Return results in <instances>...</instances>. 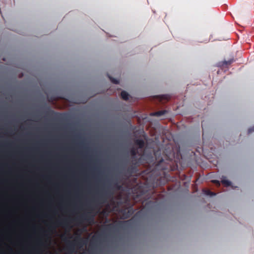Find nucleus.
Returning a JSON list of instances; mask_svg holds the SVG:
<instances>
[{"label":"nucleus","instance_id":"obj_1","mask_svg":"<svg viewBox=\"0 0 254 254\" xmlns=\"http://www.w3.org/2000/svg\"><path fill=\"white\" fill-rule=\"evenodd\" d=\"M63 241L66 244L68 250L72 253L74 252L75 246L81 247L83 245V240L79 237L75 238L73 241H70L66 237L62 236Z\"/></svg>","mask_w":254,"mask_h":254},{"label":"nucleus","instance_id":"obj_2","mask_svg":"<svg viewBox=\"0 0 254 254\" xmlns=\"http://www.w3.org/2000/svg\"><path fill=\"white\" fill-rule=\"evenodd\" d=\"M62 226L65 227L69 226V222L67 219H64L62 220L57 221L55 223H53L52 225H50L48 227L47 231L44 232V235L45 237L49 238L47 234L48 232H52L53 230L55 229L57 226Z\"/></svg>","mask_w":254,"mask_h":254},{"label":"nucleus","instance_id":"obj_3","mask_svg":"<svg viewBox=\"0 0 254 254\" xmlns=\"http://www.w3.org/2000/svg\"><path fill=\"white\" fill-rule=\"evenodd\" d=\"M111 191L109 188L107 187L97 192V197L96 199V201H103L107 197L108 195L111 194Z\"/></svg>","mask_w":254,"mask_h":254},{"label":"nucleus","instance_id":"obj_4","mask_svg":"<svg viewBox=\"0 0 254 254\" xmlns=\"http://www.w3.org/2000/svg\"><path fill=\"white\" fill-rule=\"evenodd\" d=\"M156 168L158 170H166L168 169L169 167L168 165L166 164L164 160L161 158V159L158 161L156 165Z\"/></svg>","mask_w":254,"mask_h":254},{"label":"nucleus","instance_id":"obj_5","mask_svg":"<svg viewBox=\"0 0 254 254\" xmlns=\"http://www.w3.org/2000/svg\"><path fill=\"white\" fill-rule=\"evenodd\" d=\"M130 155L131 156L132 162L133 164L137 163L136 159L135 158L136 155L138 153V150L137 149L132 148L130 150Z\"/></svg>","mask_w":254,"mask_h":254},{"label":"nucleus","instance_id":"obj_6","mask_svg":"<svg viewBox=\"0 0 254 254\" xmlns=\"http://www.w3.org/2000/svg\"><path fill=\"white\" fill-rule=\"evenodd\" d=\"M135 144L138 146L139 148H143L145 145V142L143 140L141 139H136L134 140Z\"/></svg>","mask_w":254,"mask_h":254},{"label":"nucleus","instance_id":"obj_7","mask_svg":"<svg viewBox=\"0 0 254 254\" xmlns=\"http://www.w3.org/2000/svg\"><path fill=\"white\" fill-rule=\"evenodd\" d=\"M121 97L125 100H127L128 99L129 94L125 91H122L121 93Z\"/></svg>","mask_w":254,"mask_h":254},{"label":"nucleus","instance_id":"obj_8","mask_svg":"<svg viewBox=\"0 0 254 254\" xmlns=\"http://www.w3.org/2000/svg\"><path fill=\"white\" fill-rule=\"evenodd\" d=\"M166 113H167V111L166 110H162V111H159L154 112L152 114L153 116H156L159 117V116H161L165 114Z\"/></svg>","mask_w":254,"mask_h":254},{"label":"nucleus","instance_id":"obj_9","mask_svg":"<svg viewBox=\"0 0 254 254\" xmlns=\"http://www.w3.org/2000/svg\"><path fill=\"white\" fill-rule=\"evenodd\" d=\"M89 218V216L87 214H83L81 215L78 218H77L75 219V220L76 221H81V220H88Z\"/></svg>","mask_w":254,"mask_h":254},{"label":"nucleus","instance_id":"obj_10","mask_svg":"<svg viewBox=\"0 0 254 254\" xmlns=\"http://www.w3.org/2000/svg\"><path fill=\"white\" fill-rule=\"evenodd\" d=\"M203 192L204 194H205L207 195H215L216 194L214 192H212L210 190H203Z\"/></svg>","mask_w":254,"mask_h":254},{"label":"nucleus","instance_id":"obj_11","mask_svg":"<svg viewBox=\"0 0 254 254\" xmlns=\"http://www.w3.org/2000/svg\"><path fill=\"white\" fill-rule=\"evenodd\" d=\"M174 157V154L173 152H171L169 155H166V160L167 161H170L172 160L173 158Z\"/></svg>","mask_w":254,"mask_h":254},{"label":"nucleus","instance_id":"obj_12","mask_svg":"<svg viewBox=\"0 0 254 254\" xmlns=\"http://www.w3.org/2000/svg\"><path fill=\"white\" fill-rule=\"evenodd\" d=\"M221 182L223 184L225 185L226 187H229L231 185V182L228 180H222L221 181Z\"/></svg>","mask_w":254,"mask_h":254},{"label":"nucleus","instance_id":"obj_13","mask_svg":"<svg viewBox=\"0 0 254 254\" xmlns=\"http://www.w3.org/2000/svg\"><path fill=\"white\" fill-rule=\"evenodd\" d=\"M109 78H110V80L111 81V82L113 83H115V84H118L119 83V81L116 79H115L114 78H112V77L109 76Z\"/></svg>","mask_w":254,"mask_h":254},{"label":"nucleus","instance_id":"obj_14","mask_svg":"<svg viewBox=\"0 0 254 254\" xmlns=\"http://www.w3.org/2000/svg\"><path fill=\"white\" fill-rule=\"evenodd\" d=\"M233 62V60H230L229 61H225L223 62V64L224 65H229L231 64Z\"/></svg>","mask_w":254,"mask_h":254},{"label":"nucleus","instance_id":"obj_15","mask_svg":"<svg viewBox=\"0 0 254 254\" xmlns=\"http://www.w3.org/2000/svg\"><path fill=\"white\" fill-rule=\"evenodd\" d=\"M132 212H131L130 210H127V214L124 215V217L125 218H127L129 217V216L132 214Z\"/></svg>","mask_w":254,"mask_h":254},{"label":"nucleus","instance_id":"obj_16","mask_svg":"<svg viewBox=\"0 0 254 254\" xmlns=\"http://www.w3.org/2000/svg\"><path fill=\"white\" fill-rule=\"evenodd\" d=\"M170 99V97L167 95H162L161 97V100H165L168 101Z\"/></svg>","mask_w":254,"mask_h":254},{"label":"nucleus","instance_id":"obj_17","mask_svg":"<svg viewBox=\"0 0 254 254\" xmlns=\"http://www.w3.org/2000/svg\"><path fill=\"white\" fill-rule=\"evenodd\" d=\"M128 221H123V222H120L118 224V225L121 227H122L123 226H124L127 223Z\"/></svg>","mask_w":254,"mask_h":254},{"label":"nucleus","instance_id":"obj_18","mask_svg":"<svg viewBox=\"0 0 254 254\" xmlns=\"http://www.w3.org/2000/svg\"><path fill=\"white\" fill-rule=\"evenodd\" d=\"M117 226V225H114L113 224H109L107 227L108 228H109V229L110 230H111V229H114Z\"/></svg>","mask_w":254,"mask_h":254},{"label":"nucleus","instance_id":"obj_19","mask_svg":"<svg viewBox=\"0 0 254 254\" xmlns=\"http://www.w3.org/2000/svg\"><path fill=\"white\" fill-rule=\"evenodd\" d=\"M212 182L216 184V186L217 187H219L220 186V183L219 181L217 180H213Z\"/></svg>","mask_w":254,"mask_h":254},{"label":"nucleus","instance_id":"obj_20","mask_svg":"<svg viewBox=\"0 0 254 254\" xmlns=\"http://www.w3.org/2000/svg\"><path fill=\"white\" fill-rule=\"evenodd\" d=\"M254 131V126L250 128L249 129H248V133L250 134V133H252Z\"/></svg>","mask_w":254,"mask_h":254},{"label":"nucleus","instance_id":"obj_21","mask_svg":"<svg viewBox=\"0 0 254 254\" xmlns=\"http://www.w3.org/2000/svg\"><path fill=\"white\" fill-rule=\"evenodd\" d=\"M131 169L128 168L127 170V173L129 175H131L132 173Z\"/></svg>","mask_w":254,"mask_h":254},{"label":"nucleus","instance_id":"obj_22","mask_svg":"<svg viewBox=\"0 0 254 254\" xmlns=\"http://www.w3.org/2000/svg\"><path fill=\"white\" fill-rule=\"evenodd\" d=\"M115 186H116L117 187V188H120V186L118 185V183H116L115 184Z\"/></svg>","mask_w":254,"mask_h":254},{"label":"nucleus","instance_id":"obj_23","mask_svg":"<svg viewBox=\"0 0 254 254\" xmlns=\"http://www.w3.org/2000/svg\"><path fill=\"white\" fill-rule=\"evenodd\" d=\"M92 239H93V240H97V238H96L95 237H93Z\"/></svg>","mask_w":254,"mask_h":254},{"label":"nucleus","instance_id":"obj_24","mask_svg":"<svg viewBox=\"0 0 254 254\" xmlns=\"http://www.w3.org/2000/svg\"><path fill=\"white\" fill-rule=\"evenodd\" d=\"M39 244H40V245H43V243H42V242H40V243H39Z\"/></svg>","mask_w":254,"mask_h":254},{"label":"nucleus","instance_id":"obj_25","mask_svg":"<svg viewBox=\"0 0 254 254\" xmlns=\"http://www.w3.org/2000/svg\"><path fill=\"white\" fill-rule=\"evenodd\" d=\"M142 194V192L141 191V192H140V193L138 195H141Z\"/></svg>","mask_w":254,"mask_h":254},{"label":"nucleus","instance_id":"obj_26","mask_svg":"<svg viewBox=\"0 0 254 254\" xmlns=\"http://www.w3.org/2000/svg\"><path fill=\"white\" fill-rule=\"evenodd\" d=\"M86 254V253H82V254Z\"/></svg>","mask_w":254,"mask_h":254},{"label":"nucleus","instance_id":"obj_27","mask_svg":"<svg viewBox=\"0 0 254 254\" xmlns=\"http://www.w3.org/2000/svg\"><path fill=\"white\" fill-rule=\"evenodd\" d=\"M157 153V152L155 153V156L156 155Z\"/></svg>","mask_w":254,"mask_h":254},{"label":"nucleus","instance_id":"obj_28","mask_svg":"<svg viewBox=\"0 0 254 254\" xmlns=\"http://www.w3.org/2000/svg\"><path fill=\"white\" fill-rule=\"evenodd\" d=\"M138 189H140V186H139V187H138Z\"/></svg>","mask_w":254,"mask_h":254}]
</instances>
